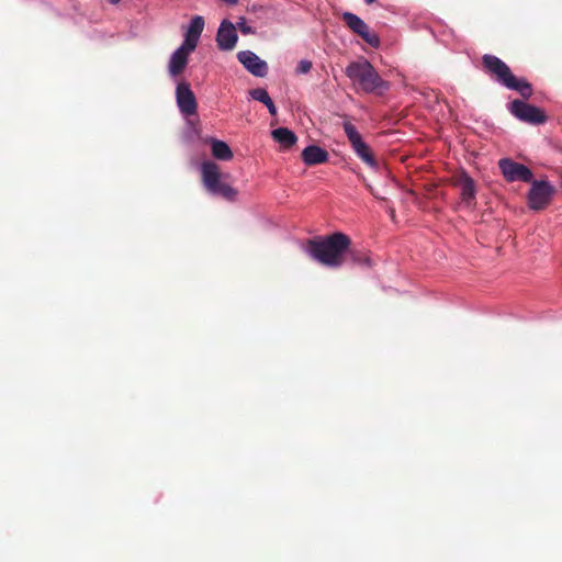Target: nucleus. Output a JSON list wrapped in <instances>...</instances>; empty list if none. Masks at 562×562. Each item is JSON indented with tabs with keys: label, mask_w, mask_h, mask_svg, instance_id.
Listing matches in <instances>:
<instances>
[{
	"label": "nucleus",
	"mask_w": 562,
	"mask_h": 562,
	"mask_svg": "<svg viewBox=\"0 0 562 562\" xmlns=\"http://www.w3.org/2000/svg\"><path fill=\"white\" fill-rule=\"evenodd\" d=\"M349 246H351L350 237L345 233L335 232L324 237L308 239L305 250L318 263L337 269L347 262Z\"/></svg>",
	"instance_id": "nucleus-1"
},
{
	"label": "nucleus",
	"mask_w": 562,
	"mask_h": 562,
	"mask_svg": "<svg viewBox=\"0 0 562 562\" xmlns=\"http://www.w3.org/2000/svg\"><path fill=\"white\" fill-rule=\"evenodd\" d=\"M484 71L497 83L509 90L518 92L525 100L529 99L533 89L525 78H517L501 58L494 55L485 54L482 57Z\"/></svg>",
	"instance_id": "nucleus-2"
},
{
	"label": "nucleus",
	"mask_w": 562,
	"mask_h": 562,
	"mask_svg": "<svg viewBox=\"0 0 562 562\" xmlns=\"http://www.w3.org/2000/svg\"><path fill=\"white\" fill-rule=\"evenodd\" d=\"M357 91L382 94L389 90V82L382 79L375 68L367 60L351 61L345 70Z\"/></svg>",
	"instance_id": "nucleus-3"
},
{
	"label": "nucleus",
	"mask_w": 562,
	"mask_h": 562,
	"mask_svg": "<svg viewBox=\"0 0 562 562\" xmlns=\"http://www.w3.org/2000/svg\"><path fill=\"white\" fill-rule=\"evenodd\" d=\"M531 187L527 194L529 209L542 211L551 203L555 188L547 180H531Z\"/></svg>",
	"instance_id": "nucleus-4"
},
{
	"label": "nucleus",
	"mask_w": 562,
	"mask_h": 562,
	"mask_svg": "<svg viewBox=\"0 0 562 562\" xmlns=\"http://www.w3.org/2000/svg\"><path fill=\"white\" fill-rule=\"evenodd\" d=\"M509 112L519 121L529 124H542L547 115L538 106L531 105L524 100H514L508 104Z\"/></svg>",
	"instance_id": "nucleus-5"
},
{
	"label": "nucleus",
	"mask_w": 562,
	"mask_h": 562,
	"mask_svg": "<svg viewBox=\"0 0 562 562\" xmlns=\"http://www.w3.org/2000/svg\"><path fill=\"white\" fill-rule=\"evenodd\" d=\"M341 18L349 30L360 36L367 44L375 48L379 47L380 37L358 15L351 12H344Z\"/></svg>",
	"instance_id": "nucleus-6"
},
{
	"label": "nucleus",
	"mask_w": 562,
	"mask_h": 562,
	"mask_svg": "<svg viewBox=\"0 0 562 562\" xmlns=\"http://www.w3.org/2000/svg\"><path fill=\"white\" fill-rule=\"evenodd\" d=\"M499 170L508 182L522 181L531 182L532 171L522 164L516 162L510 158H502L498 161Z\"/></svg>",
	"instance_id": "nucleus-7"
},
{
	"label": "nucleus",
	"mask_w": 562,
	"mask_h": 562,
	"mask_svg": "<svg viewBox=\"0 0 562 562\" xmlns=\"http://www.w3.org/2000/svg\"><path fill=\"white\" fill-rule=\"evenodd\" d=\"M177 104L181 113L192 115L196 112V100L188 82H180L176 89Z\"/></svg>",
	"instance_id": "nucleus-8"
},
{
	"label": "nucleus",
	"mask_w": 562,
	"mask_h": 562,
	"mask_svg": "<svg viewBox=\"0 0 562 562\" xmlns=\"http://www.w3.org/2000/svg\"><path fill=\"white\" fill-rule=\"evenodd\" d=\"M454 187L460 189L461 200L471 205L475 200L476 188L474 180L465 171L454 175L451 179Z\"/></svg>",
	"instance_id": "nucleus-9"
},
{
	"label": "nucleus",
	"mask_w": 562,
	"mask_h": 562,
	"mask_svg": "<svg viewBox=\"0 0 562 562\" xmlns=\"http://www.w3.org/2000/svg\"><path fill=\"white\" fill-rule=\"evenodd\" d=\"M238 61L254 76L265 77L268 72V65L250 50H241L237 54Z\"/></svg>",
	"instance_id": "nucleus-10"
},
{
	"label": "nucleus",
	"mask_w": 562,
	"mask_h": 562,
	"mask_svg": "<svg viewBox=\"0 0 562 562\" xmlns=\"http://www.w3.org/2000/svg\"><path fill=\"white\" fill-rule=\"evenodd\" d=\"M238 36L236 26L228 20H223L216 34V43L221 50H232L236 46Z\"/></svg>",
	"instance_id": "nucleus-11"
},
{
	"label": "nucleus",
	"mask_w": 562,
	"mask_h": 562,
	"mask_svg": "<svg viewBox=\"0 0 562 562\" xmlns=\"http://www.w3.org/2000/svg\"><path fill=\"white\" fill-rule=\"evenodd\" d=\"M302 160L307 166L324 164L328 160V153L317 145L305 147L301 154Z\"/></svg>",
	"instance_id": "nucleus-12"
},
{
	"label": "nucleus",
	"mask_w": 562,
	"mask_h": 562,
	"mask_svg": "<svg viewBox=\"0 0 562 562\" xmlns=\"http://www.w3.org/2000/svg\"><path fill=\"white\" fill-rule=\"evenodd\" d=\"M356 155L372 170L380 169V161L367 143H351Z\"/></svg>",
	"instance_id": "nucleus-13"
},
{
	"label": "nucleus",
	"mask_w": 562,
	"mask_h": 562,
	"mask_svg": "<svg viewBox=\"0 0 562 562\" xmlns=\"http://www.w3.org/2000/svg\"><path fill=\"white\" fill-rule=\"evenodd\" d=\"M189 54L190 53L186 52L184 48L179 47L171 55L170 60H169L168 70L172 77H177L183 72V70L188 64Z\"/></svg>",
	"instance_id": "nucleus-14"
},
{
	"label": "nucleus",
	"mask_w": 562,
	"mask_h": 562,
	"mask_svg": "<svg viewBox=\"0 0 562 562\" xmlns=\"http://www.w3.org/2000/svg\"><path fill=\"white\" fill-rule=\"evenodd\" d=\"M201 175L203 186L206 188H211L215 184V181L221 179L222 175L220 171V167L213 161H204L201 165Z\"/></svg>",
	"instance_id": "nucleus-15"
},
{
	"label": "nucleus",
	"mask_w": 562,
	"mask_h": 562,
	"mask_svg": "<svg viewBox=\"0 0 562 562\" xmlns=\"http://www.w3.org/2000/svg\"><path fill=\"white\" fill-rule=\"evenodd\" d=\"M206 190L214 195H221L229 201H233L237 195V191L229 184L222 182L221 179L215 181L213 187L206 188Z\"/></svg>",
	"instance_id": "nucleus-16"
},
{
	"label": "nucleus",
	"mask_w": 562,
	"mask_h": 562,
	"mask_svg": "<svg viewBox=\"0 0 562 562\" xmlns=\"http://www.w3.org/2000/svg\"><path fill=\"white\" fill-rule=\"evenodd\" d=\"M348 260L357 266L371 267V259L368 254L360 249L352 248L351 246H349V250L347 251V261Z\"/></svg>",
	"instance_id": "nucleus-17"
},
{
	"label": "nucleus",
	"mask_w": 562,
	"mask_h": 562,
	"mask_svg": "<svg viewBox=\"0 0 562 562\" xmlns=\"http://www.w3.org/2000/svg\"><path fill=\"white\" fill-rule=\"evenodd\" d=\"M212 155L220 160H229L233 157V151L227 143H211Z\"/></svg>",
	"instance_id": "nucleus-18"
},
{
	"label": "nucleus",
	"mask_w": 562,
	"mask_h": 562,
	"mask_svg": "<svg viewBox=\"0 0 562 562\" xmlns=\"http://www.w3.org/2000/svg\"><path fill=\"white\" fill-rule=\"evenodd\" d=\"M204 29V19L200 15L194 16L189 25L187 33L200 37Z\"/></svg>",
	"instance_id": "nucleus-19"
},
{
	"label": "nucleus",
	"mask_w": 562,
	"mask_h": 562,
	"mask_svg": "<svg viewBox=\"0 0 562 562\" xmlns=\"http://www.w3.org/2000/svg\"><path fill=\"white\" fill-rule=\"evenodd\" d=\"M274 140H296L295 134L286 127H279L271 132Z\"/></svg>",
	"instance_id": "nucleus-20"
},
{
	"label": "nucleus",
	"mask_w": 562,
	"mask_h": 562,
	"mask_svg": "<svg viewBox=\"0 0 562 562\" xmlns=\"http://www.w3.org/2000/svg\"><path fill=\"white\" fill-rule=\"evenodd\" d=\"M199 38L200 37L198 36H193L189 33H186L184 42L182 43L180 48H184V50L188 53L193 52L198 45Z\"/></svg>",
	"instance_id": "nucleus-21"
},
{
	"label": "nucleus",
	"mask_w": 562,
	"mask_h": 562,
	"mask_svg": "<svg viewBox=\"0 0 562 562\" xmlns=\"http://www.w3.org/2000/svg\"><path fill=\"white\" fill-rule=\"evenodd\" d=\"M250 95L252 97L254 100H257V101L263 103L265 105L268 102H270V100H271L267 90H265L262 88H257V89L251 90Z\"/></svg>",
	"instance_id": "nucleus-22"
},
{
	"label": "nucleus",
	"mask_w": 562,
	"mask_h": 562,
	"mask_svg": "<svg viewBox=\"0 0 562 562\" xmlns=\"http://www.w3.org/2000/svg\"><path fill=\"white\" fill-rule=\"evenodd\" d=\"M344 127L349 140H361L359 133L352 124L345 123Z\"/></svg>",
	"instance_id": "nucleus-23"
},
{
	"label": "nucleus",
	"mask_w": 562,
	"mask_h": 562,
	"mask_svg": "<svg viewBox=\"0 0 562 562\" xmlns=\"http://www.w3.org/2000/svg\"><path fill=\"white\" fill-rule=\"evenodd\" d=\"M236 29H238L244 35L255 33V30L247 24V21L244 16L239 18Z\"/></svg>",
	"instance_id": "nucleus-24"
},
{
	"label": "nucleus",
	"mask_w": 562,
	"mask_h": 562,
	"mask_svg": "<svg viewBox=\"0 0 562 562\" xmlns=\"http://www.w3.org/2000/svg\"><path fill=\"white\" fill-rule=\"evenodd\" d=\"M312 69V61L310 60H301L296 67L297 74H307Z\"/></svg>",
	"instance_id": "nucleus-25"
},
{
	"label": "nucleus",
	"mask_w": 562,
	"mask_h": 562,
	"mask_svg": "<svg viewBox=\"0 0 562 562\" xmlns=\"http://www.w3.org/2000/svg\"><path fill=\"white\" fill-rule=\"evenodd\" d=\"M295 143H290V142H286V143H280V147H279V150L280 151H286L289 150L292 145H294Z\"/></svg>",
	"instance_id": "nucleus-26"
},
{
	"label": "nucleus",
	"mask_w": 562,
	"mask_h": 562,
	"mask_svg": "<svg viewBox=\"0 0 562 562\" xmlns=\"http://www.w3.org/2000/svg\"><path fill=\"white\" fill-rule=\"evenodd\" d=\"M266 106L268 108L269 112L274 115L277 113V109H276V105L274 103L272 102V100H270V102H268L266 104Z\"/></svg>",
	"instance_id": "nucleus-27"
},
{
	"label": "nucleus",
	"mask_w": 562,
	"mask_h": 562,
	"mask_svg": "<svg viewBox=\"0 0 562 562\" xmlns=\"http://www.w3.org/2000/svg\"><path fill=\"white\" fill-rule=\"evenodd\" d=\"M222 1L229 5H235L238 2V0H222Z\"/></svg>",
	"instance_id": "nucleus-28"
},
{
	"label": "nucleus",
	"mask_w": 562,
	"mask_h": 562,
	"mask_svg": "<svg viewBox=\"0 0 562 562\" xmlns=\"http://www.w3.org/2000/svg\"><path fill=\"white\" fill-rule=\"evenodd\" d=\"M201 140H212V142H215V140H218V139L213 137V136H206V137L201 138Z\"/></svg>",
	"instance_id": "nucleus-29"
},
{
	"label": "nucleus",
	"mask_w": 562,
	"mask_h": 562,
	"mask_svg": "<svg viewBox=\"0 0 562 562\" xmlns=\"http://www.w3.org/2000/svg\"><path fill=\"white\" fill-rule=\"evenodd\" d=\"M367 4H372L375 2V0H364Z\"/></svg>",
	"instance_id": "nucleus-30"
},
{
	"label": "nucleus",
	"mask_w": 562,
	"mask_h": 562,
	"mask_svg": "<svg viewBox=\"0 0 562 562\" xmlns=\"http://www.w3.org/2000/svg\"><path fill=\"white\" fill-rule=\"evenodd\" d=\"M112 4L119 3L121 0H109Z\"/></svg>",
	"instance_id": "nucleus-31"
}]
</instances>
